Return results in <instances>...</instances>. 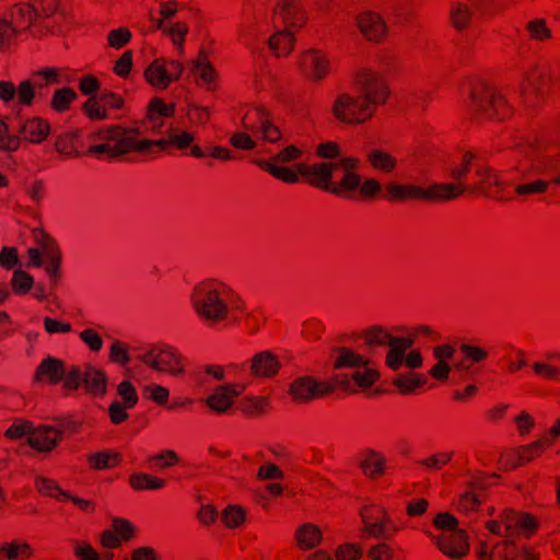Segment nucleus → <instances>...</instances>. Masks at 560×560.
I'll list each match as a JSON object with an SVG mask.
<instances>
[{"label": "nucleus", "instance_id": "nucleus-48", "mask_svg": "<svg viewBox=\"0 0 560 560\" xmlns=\"http://www.w3.org/2000/svg\"><path fill=\"white\" fill-rule=\"evenodd\" d=\"M129 485L137 491L160 490L165 487L166 481L150 474L137 472L129 477Z\"/></svg>", "mask_w": 560, "mask_h": 560}, {"label": "nucleus", "instance_id": "nucleus-30", "mask_svg": "<svg viewBox=\"0 0 560 560\" xmlns=\"http://www.w3.org/2000/svg\"><path fill=\"white\" fill-rule=\"evenodd\" d=\"M474 1L471 0H453L448 8V21L456 31L466 30L472 19Z\"/></svg>", "mask_w": 560, "mask_h": 560}, {"label": "nucleus", "instance_id": "nucleus-13", "mask_svg": "<svg viewBox=\"0 0 560 560\" xmlns=\"http://www.w3.org/2000/svg\"><path fill=\"white\" fill-rule=\"evenodd\" d=\"M487 529L492 534L509 538L530 537L538 529V521L529 513L509 510L500 516V520L487 522Z\"/></svg>", "mask_w": 560, "mask_h": 560}, {"label": "nucleus", "instance_id": "nucleus-3", "mask_svg": "<svg viewBox=\"0 0 560 560\" xmlns=\"http://www.w3.org/2000/svg\"><path fill=\"white\" fill-rule=\"evenodd\" d=\"M468 88L467 106L469 110L485 119L505 120L513 115V106L495 86L478 77L465 80L463 89Z\"/></svg>", "mask_w": 560, "mask_h": 560}, {"label": "nucleus", "instance_id": "nucleus-18", "mask_svg": "<svg viewBox=\"0 0 560 560\" xmlns=\"http://www.w3.org/2000/svg\"><path fill=\"white\" fill-rule=\"evenodd\" d=\"M247 382H226L213 388L206 398L207 407L217 415L226 413L247 389Z\"/></svg>", "mask_w": 560, "mask_h": 560}, {"label": "nucleus", "instance_id": "nucleus-51", "mask_svg": "<svg viewBox=\"0 0 560 560\" xmlns=\"http://www.w3.org/2000/svg\"><path fill=\"white\" fill-rule=\"evenodd\" d=\"M550 445L551 440L548 436H542L532 444L520 447L516 451L520 464L528 463L539 457Z\"/></svg>", "mask_w": 560, "mask_h": 560}, {"label": "nucleus", "instance_id": "nucleus-9", "mask_svg": "<svg viewBox=\"0 0 560 560\" xmlns=\"http://www.w3.org/2000/svg\"><path fill=\"white\" fill-rule=\"evenodd\" d=\"M32 237L35 245L26 252L28 258L26 267H44L47 275L56 279L61 262V253L56 241L43 229H34Z\"/></svg>", "mask_w": 560, "mask_h": 560}, {"label": "nucleus", "instance_id": "nucleus-32", "mask_svg": "<svg viewBox=\"0 0 560 560\" xmlns=\"http://www.w3.org/2000/svg\"><path fill=\"white\" fill-rule=\"evenodd\" d=\"M65 374L63 361L48 357L44 359L35 372V380L50 385L58 384Z\"/></svg>", "mask_w": 560, "mask_h": 560}, {"label": "nucleus", "instance_id": "nucleus-57", "mask_svg": "<svg viewBox=\"0 0 560 560\" xmlns=\"http://www.w3.org/2000/svg\"><path fill=\"white\" fill-rule=\"evenodd\" d=\"M80 341L93 353H98L104 346L103 338L94 327H88L79 332Z\"/></svg>", "mask_w": 560, "mask_h": 560}, {"label": "nucleus", "instance_id": "nucleus-29", "mask_svg": "<svg viewBox=\"0 0 560 560\" xmlns=\"http://www.w3.org/2000/svg\"><path fill=\"white\" fill-rule=\"evenodd\" d=\"M203 371L217 381L235 380L234 382H241L240 380L248 372V365L246 362H231L224 365L208 364Z\"/></svg>", "mask_w": 560, "mask_h": 560}, {"label": "nucleus", "instance_id": "nucleus-35", "mask_svg": "<svg viewBox=\"0 0 560 560\" xmlns=\"http://www.w3.org/2000/svg\"><path fill=\"white\" fill-rule=\"evenodd\" d=\"M424 190L428 201H448L459 197L465 187L460 183H441L424 187Z\"/></svg>", "mask_w": 560, "mask_h": 560}, {"label": "nucleus", "instance_id": "nucleus-49", "mask_svg": "<svg viewBox=\"0 0 560 560\" xmlns=\"http://www.w3.org/2000/svg\"><path fill=\"white\" fill-rule=\"evenodd\" d=\"M463 355L459 368L468 371L472 364L483 362L489 357V352L477 346L463 343L459 348Z\"/></svg>", "mask_w": 560, "mask_h": 560}, {"label": "nucleus", "instance_id": "nucleus-16", "mask_svg": "<svg viewBox=\"0 0 560 560\" xmlns=\"http://www.w3.org/2000/svg\"><path fill=\"white\" fill-rule=\"evenodd\" d=\"M184 67L178 60L159 57L144 70V79L148 84L156 90L164 91L172 83L178 81L183 74Z\"/></svg>", "mask_w": 560, "mask_h": 560}, {"label": "nucleus", "instance_id": "nucleus-44", "mask_svg": "<svg viewBox=\"0 0 560 560\" xmlns=\"http://www.w3.org/2000/svg\"><path fill=\"white\" fill-rule=\"evenodd\" d=\"M304 150L296 145H287L282 150H280L271 160H258L256 164L264 171L268 173V170L264 166V164H273L278 167H288L285 164L296 162L302 159L304 155Z\"/></svg>", "mask_w": 560, "mask_h": 560}, {"label": "nucleus", "instance_id": "nucleus-38", "mask_svg": "<svg viewBox=\"0 0 560 560\" xmlns=\"http://www.w3.org/2000/svg\"><path fill=\"white\" fill-rule=\"evenodd\" d=\"M411 346V338L395 337L389 340L388 351L385 358L386 366L394 371L399 370L404 364L406 351L410 349Z\"/></svg>", "mask_w": 560, "mask_h": 560}, {"label": "nucleus", "instance_id": "nucleus-25", "mask_svg": "<svg viewBox=\"0 0 560 560\" xmlns=\"http://www.w3.org/2000/svg\"><path fill=\"white\" fill-rule=\"evenodd\" d=\"M62 431L51 425H38L32 428L28 436V445L40 453L51 452L61 441Z\"/></svg>", "mask_w": 560, "mask_h": 560}, {"label": "nucleus", "instance_id": "nucleus-15", "mask_svg": "<svg viewBox=\"0 0 560 560\" xmlns=\"http://www.w3.org/2000/svg\"><path fill=\"white\" fill-rule=\"evenodd\" d=\"M332 381L317 380L310 375L295 377L289 385L288 395L294 404L304 405L331 394Z\"/></svg>", "mask_w": 560, "mask_h": 560}, {"label": "nucleus", "instance_id": "nucleus-53", "mask_svg": "<svg viewBox=\"0 0 560 560\" xmlns=\"http://www.w3.org/2000/svg\"><path fill=\"white\" fill-rule=\"evenodd\" d=\"M246 510L237 504L228 505L221 513V522L231 529L242 527L246 522Z\"/></svg>", "mask_w": 560, "mask_h": 560}, {"label": "nucleus", "instance_id": "nucleus-39", "mask_svg": "<svg viewBox=\"0 0 560 560\" xmlns=\"http://www.w3.org/2000/svg\"><path fill=\"white\" fill-rule=\"evenodd\" d=\"M386 463L387 458L383 453L368 450L363 453L361 468L365 476L377 479L385 474Z\"/></svg>", "mask_w": 560, "mask_h": 560}, {"label": "nucleus", "instance_id": "nucleus-59", "mask_svg": "<svg viewBox=\"0 0 560 560\" xmlns=\"http://www.w3.org/2000/svg\"><path fill=\"white\" fill-rule=\"evenodd\" d=\"M477 177L475 186L477 189L487 192L493 185L498 184V175L489 166H479L475 171Z\"/></svg>", "mask_w": 560, "mask_h": 560}, {"label": "nucleus", "instance_id": "nucleus-63", "mask_svg": "<svg viewBox=\"0 0 560 560\" xmlns=\"http://www.w3.org/2000/svg\"><path fill=\"white\" fill-rule=\"evenodd\" d=\"M117 395L121 404L129 408H135L139 401L138 392L130 381H122L117 385Z\"/></svg>", "mask_w": 560, "mask_h": 560}, {"label": "nucleus", "instance_id": "nucleus-40", "mask_svg": "<svg viewBox=\"0 0 560 560\" xmlns=\"http://www.w3.org/2000/svg\"><path fill=\"white\" fill-rule=\"evenodd\" d=\"M83 384L88 393L104 396L107 389V376L104 370L88 365L83 373Z\"/></svg>", "mask_w": 560, "mask_h": 560}, {"label": "nucleus", "instance_id": "nucleus-26", "mask_svg": "<svg viewBox=\"0 0 560 560\" xmlns=\"http://www.w3.org/2000/svg\"><path fill=\"white\" fill-rule=\"evenodd\" d=\"M31 77L39 89L73 81V72L68 68L44 67L33 71Z\"/></svg>", "mask_w": 560, "mask_h": 560}, {"label": "nucleus", "instance_id": "nucleus-6", "mask_svg": "<svg viewBox=\"0 0 560 560\" xmlns=\"http://www.w3.org/2000/svg\"><path fill=\"white\" fill-rule=\"evenodd\" d=\"M335 164V170L339 167L343 175L338 180L339 189L342 192V199L348 200H373L382 191V184L374 177L363 178L358 170L361 166V160L357 156H343Z\"/></svg>", "mask_w": 560, "mask_h": 560}, {"label": "nucleus", "instance_id": "nucleus-2", "mask_svg": "<svg viewBox=\"0 0 560 560\" xmlns=\"http://www.w3.org/2000/svg\"><path fill=\"white\" fill-rule=\"evenodd\" d=\"M268 173L285 184H298L301 179L311 186L342 198L339 182L332 180L335 164L332 162H320L307 164L296 162L291 167H278L273 164H264Z\"/></svg>", "mask_w": 560, "mask_h": 560}, {"label": "nucleus", "instance_id": "nucleus-1", "mask_svg": "<svg viewBox=\"0 0 560 560\" xmlns=\"http://www.w3.org/2000/svg\"><path fill=\"white\" fill-rule=\"evenodd\" d=\"M188 304L196 319L207 327L235 325L254 317L242 295L218 278H205L194 283Z\"/></svg>", "mask_w": 560, "mask_h": 560}, {"label": "nucleus", "instance_id": "nucleus-24", "mask_svg": "<svg viewBox=\"0 0 560 560\" xmlns=\"http://www.w3.org/2000/svg\"><path fill=\"white\" fill-rule=\"evenodd\" d=\"M194 140L195 136L191 132L183 129H173L170 131L167 139H145L147 155H154L156 153L163 152L171 145L178 150H185L191 147Z\"/></svg>", "mask_w": 560, "mask_h": 560}, {"label": "nucleus", "instance_id": "nucleus-60", "mask_svg": "<svg viewBox=\"0 0 560 560\" xmlns=\"http://www.w3.org/2000/svg\"><path fill=\"white\" fill-rule=\"evenodd\" d=\"M34 284L33 277L24 270L18 269L11 278V287L16 295H24L30 292Z\"/></svg>", "mask_w": 560, "mask_h": 560}, {"label": "nucleus", "instance_id": "nucleus-55", "mask_svg": "<svg viewBox=\"0 0 560 560\" xmlns=\"http://www.w3.org/2000/svg\"><path fill=\"white\" fill-rule=\"evenodd\" d=\"M212 115V109L197 103H189L187 105L186 117L189 124L194 127L206 126Z\"/></svg>", "mask_w": 560, "mask_h": 560}, {"label": "nucleus", "instance_id": "nucleus-46", "mask_svg": "<svg viewBox=\"0 0 560 560\" xmlns=\"http://www.w3.org/2000/svg\"><path fill=\"white\" fill-rule=\"evenodd\" d=\"M121 460V455L114 451L96 452L88 456L89 465L96 470L117 467L120 465Z\"/></svg>", "mask_w": 560, "mask_h": 560}, {"label": "nucleus", "instance_id": "nucleus-21", "mask_svg": "<svg viewBox=\"0 0 560 560\" xmlns=\"http://www.w3.org/2000/svg\"><path fill=\"white\" fill-rule=\"evenodd\" d=\"M361 36L371 44H382L388 36V26L383 15L373 10H363L355 18Z\"/></svg>", "mask_w": 560, "mask_h": 560}, {"label": "nucleus", "instance_id": "nucleus-23", "mask_svg": "<svg viewBox=\"0 0 560 560\" xmlns=\"http://www.w3.org/2000/svg\"><path fill=\"white\" fill-rule=\"evenodd\" d=\"M436 545L441 552L452 559H460L469 552L468 537L462 529L442 533L436 538Z\"/></svg>", "mask_w": 560, "mask_h": 560}, {"label": "nucleus", "instance_id": "nucleus-62", "mask_svg": "<svg viewBox=\"0 0 560 560\" xmlns=\"http://www.w3.org/2000/svg\"><path fill=\"white\" fill-rule=\"evenodd\" d=\"M455 455V452L453 450H446L436 452L425 458L422 459L421 464L429 469H435L441 470L446 465H448L453 457Z\"/></svg>", "mask_w": 560, "mask_h": 560}, {"label": "nucleus", "instance_id": "nucleus-36", "mask_svg": "<svg viewBox=\"0 0 560 560\" xmlns=\"http://www.w3.org/2000/svg\"><path fill=\"white\" fill-rule=\"evenodd\" d=\"M33 555V547L21 538L4 541L0 545V560H27Z\"/></svg>", "mask_w": 560, "mask_h": 560}, {"label": "nucleus", "instance_id": "nucleus-19", "mask_svg": "<svg viewBox=\"0 0 560 560\" xmlns=\"http://www.w3.org/2000/svg\"><path fill=\"white\" fill-rule=\"evenodd\" d=\"M273 19L280 21L283 28L300 32L308 22V11L303 0H280L273 9Z\"/></svg>", "mask_w": 560, "mask_h": 560}, {"label": "nucleus", "instance_id": "nucleus-47", "mask_svg": "<svg viewBox=\"0 0 560 560\" xmlns=\"http://www.w3.org/2000/svg\"><path fill=\"white\" fill-rule=\"evenodd\" d=\"M36 490L46 497L56 499L59 502H67L70 493L63 491L55 479L39 476L35 479Z\"/></svg>", "mask_w": 560, "mask_h": 560}, {"label": "nucleus", "instance_id": "nucleus-31", "mask_svg": "<svg viewBox=\"0 0 560 560\" xmlns=\"http://www.w3.org/2000/svg\"><path fill=\"white\" fill-rule=\"evenodd\" d=\"M292 31L282 28L275 32L267 42L268 48L277 58H287L295 47L296 38Z\"/></svg>", "mask_w": 560, "mask_h": 560}, {"label": "nucleus", "instance_id": "nucleus-58", "mask_svg": "<svg viewBox=\"0 0 560 560\" xmlns=\"http://www.w3.org/2000/svg\"><path fill=\"white\" fill-rule=\"evenodd\" d=\"M179 462L178 455L172 451L166 450L156 455L148 458V465L153 469H165L177 465Z\"/></svg>", "mask_w": 560, "mask_h": 560}, {"label": "nucleus", "instance_id": "nucleus-20", "mask_svg": "<svg viewBox=\"0 0 560 560\" xmlns=\"http://www.w3.org/2000/svg\"><path fill=\"white\" fill-rule=\"evenodd\" d=\"M380 380L378 371L370 363V360L351 374H338L331 381L336 387H341L350 393H360L371 388Z\"/></svg>", "mask_w": 560, "mask_h": 560}, {"label": "nucleus", "instance_id": "nucleus-27", "mask_svg": "<svg viewBox=\"0 0 560 560\" xmlns=\"http://www.w3.org/2000/svg\"><path fill=\"white\" fill-rule=\"evenodd\" d=\"M280 366L277 355L270 351H261L252 358L249 372L253 376L269 378L279 372Z\"/></svg>", "mask_w": 560, "mask_h": 560}, {"label": "nucleus", "instance_id": "nucleus-34", "mask_svg": "<svg viewBox=\"0 0 560 560\" xmlns=\"http://www.w3.org/2000/svg\"><path fill=\"white\" fill-rule=\"evenodd\" d=\"M21 136L31 143L43 142L50 132L49 122L40 117L26 119L21 127Z\"/></svg>", "mask_w": 560, "mask_h": 560}, {"label": "nucleus", "instance_id": "nucleus-4", "mask_svg": "<svg viewBox=\"0 0 560 560\" xmlns=\"http://www.w3.org/2000/svg\"><path fill=\"white\" fill-rule=\"evenodd\" d=\"M242 127L244 130L233 133L230 138V143L236 149L253 150L257 145V139L277 142L282 137L270 113L264 107L247 109L242 119Z\"/></svg>", "mask_w": 560, "mask_h": 560}, {"label": "nucleus", "instance_id": "nucleus-12", "mask_svg": "<svg viewBox=\"0 0 560 560\" xmlns=\"http://www.w3.org/2000/svg\"><path fill=\"white\" fill-rule=\"evenodd\" d=\"M352 82L358 94L375 110L377 106L386 104L389 98L390 91L385 77L372 68L358 69L353 74Z\"/></svg>", "mask_w": 560, "mask_h": 560}, {"label": "nucleus", "instance_id": "nucleus-45", "mask_svg": "<svg viewBox=\"0 0 560 560\" xmlns=\"http://www.w3.org/2000/svg\"><path fill=\"white\" fill-rule=\"evenodd\" d=\"M298 545L302 549L316 547L322 540V532L314 524H303L295 532Z\"/></svg>", "mask_w": 560, "mask_h": 560}, {"label": "nucleus", "instance_id": "nucleus-54", "mask_svg": "<svg viewBox=\"0 0 560 560\" xmlns=\"http://www.w3.org/2000/svg\"><path fill=\"white\" fill-rule=\"evenodd\" d=\"M78 95L71 88H61L52 93L50 107L57 113H65L70 109L71 104L77 100Z\"/></svg>", "mask_w": 560, "mask_h": 560}, {"label": "nucleus", "instance_id": "nucleus-14", "mask_svg": "<svg viewBox=\"0 0 560 560\" xmlns=\"http://www.w3.org/2000/svg\"><path fill=\"white\" fill-rule=\"evenodd\" d=\"M1 16L7 19V23L16 36L25 32L36 38L48 35L43 22L37 18L36 9L28 3H16L3 12Z\"/></svg>", "mask_w": 560, "mask_h": 560}, {"label": "nucleus", "instance_id": "nucleus-56", "mask_svg": "<svg viewBox=\"0 0 560 560\" xmlns=\"http://www.w3.org/2000/svg\"><path fill=\"white\" fill-rule=\"evenodd\" d=\"M517 553L516 546L510 541L497 544L489 555L480 552V560H514Z\"/></svg>", "mask_w": 560, "mask_h": 560}, {"label": "nucleus", "instance_id": "nucleus-33", "mask_svg": "<svg viewBox=\"0 0 560 560\" xmlns=\"http://www.w3.org/2000/svg\"><path fill=\"white\" fill-rule=\"evenodd\" d=\"M365 161L373 171L382 174H392L398 166L397 158L383 149L369 150Z\"/></svg>", "mask_w": 560, "mask_h": 560}, {"label": "nucleus", "instance_id": "nucleus-41", "mask_svg": "<svg viewBox=\"0 0 560 560\" xmlns=\"http://www.w3.org/2000/svg\"><path fill=\"white\" fill-rule=\"evenodd\" d=\"M428 378L424 374L408 372L397 375L393 380V385L401 395H415L427 384Z\"/></svg>", "mask_w": 560, "mask_h": 560}, {"label": "nucleus", "instance_id": "nucleus-10", "mask_svg": "<svg viewBox=\"0 0 560 560\" xmlns=\"http://www.w3.org/2000/svg\"><path fill=\"white\" fill-rule=\"evenodd\" d=\"M375 109L359 94L345 91L338 93L331 104L334 118L348 126H360L375 116Z\"/></svg>", "mask_w": 560, "mask_h": 560}, {"label": "nucleus", "instance_id": "nucleus-43", "mask_svg": "<svg viewBox=\"0 0 560 560\" xmlns=\"http://www.w3.org/2000/svg\"><path fill=\"white\" fill-rule=\"evenodd\" d=\"M156 27L172 40L179 55L184 54V44L188 34V25L185 22L166 23L163 20L156 22Z\"/></svg>", "mask_w": 560, "mask_h": 560}, {"label": "nucleus", "instance_id": "nucleus-52", "mask_svg": "<svg viewBox=\"0 0 560 560\" xmlns=\"http://www.w3.org/2000/svg\"><path fill=\"white\" fill-rule=\"evenodd\" d=\"M482 502V491L476 488L467 489L459 494L456 501V509L465 514L472 513L478 510Z\"/></svg>", "mask_w": 560, "mask_h": 560}, {"label": "nucleus", "instance_id": "nucleus-22", "mask_svg": "<svg viewBox=\"0 0 560 560\" xmlns=\"http://www.w3.org/2000/svg\"><path fill=\"white\" fill-rule=\"evenodd\" d=\"M191 74L195 83L207 91L213 92L220 88V73L205 51H200L194 60Z\"/></svg>", "mask_w": 560, "mask_h": 560}, {"label": "nucleus", "instance_id": "nucleus-5", "mask_svg": "<svg viewBox=\"0 0 560 560\" xmlns=\"http://www.w3.org/2000/svg\"><path fill=\"white\" fill-rule=\"evenodd\" d=\"M94 139L97 142L89 152L100 159H116L130 152L147 155L145 139H140L133 130L113 126L97 131Z\"/></svg>", "mask_w": 560, "mask_h": 560}, {"label": "nucleus", "instance_id": "nucleus-42", "mask_svg": "<svg viewBox=\"0 0 560 560\" xmlns=\"http://www.w3.org/2000/svg\"><path fill=\"white\" fill-rule=\"evenodd\" d=\"M174 112V104H167L160 97L153 98L148 106L147 127L152 129L161 128L163 126L161 119L173 116Z\"/></svg>", "mask_w": 560, "mask_h": 560}, {"label": "nucleus", "instance_id": "nucleus-17", "mask_svg": "<svg viewBox=\"0 0 560 560\" xmlns=\"http://www.w3.org/2000/svg\"><path fill=\"white\" fill-rule=\"evenodd\" d=\"M37 18L44 24L48 35L63 33L71 24L69 12L60 5L59 0H36Z\"/></svg>", "mask_w": 560, "mask_h": 560}, {"label": "nucleus", "instance_id": "nucleus-7", "mask_svg": "<svg viewBox=\"0 0 560 560\" xmlns=\"http://www.w3.org/2000/svg\"><path fill=\"white\" fill-rule=\"evenodd\" d=\"M141 362L152 371L173 378H183L187 374V359L174 346L156 343L143 352Z\"/></svg>", "mask_w": 560, "mask_h": 560}, {"label": "nucleus", "instance_id": "nucleus-11", "mask_svg": "<svg viewBox=\"0 0 560 560\" xmlns=\"http://www.w3.org/2000/svg\"><path fill=\"white\" fill-rule=\"evenodd\" d=\"M364 538L390 539L400 530L388 511L381 504L368 502L359 511Z\"/></svg>", "mask_w": 560, "mask_h": 560}, {"label": "nucleus", "instance_id": "nucleus-28", "mask_svg": "<svg viewBox=\"0 0 560 560\" xmlns=\"http://www.w3.org/2000/svg\"><path fill=\"white\" fill-rule=\"evenodd\" d=\"M386 199L395 202L425 200L424 187L390 182L386 185Z\"/></svg>", "mask_w": 560, "mask_h": 560}, {"label": "nucleus", "instance_id": "nucleus-37", "mask_svg": "<svg viewBox=\"0 0 560 560\" xmlns=\"http://www.w3.org/2000/svg\"><path fill=\"white\" fill-rule=\"evenodd\" d=\"M369 358L346 347L337 348L332 353V366L336 370H355L368 362Z\"/></svg>", "mask_w": 560, "mask_h": 560}, {"label": "nucleus", "instance_id": "nucleus-64", "mask_svg": "<svg viewBox=\"0 0 560 560\" xmlns=\"http://www.w3.org/2000/svg\"><path fill=\"white\" fill-rule=\"evenodd\" d=\"M527 32L529 37L534 40L545 42L552 37L551 31L548 28L547 23L542 19H535L528 22Z\"/></svg>", "mask_w": 560, "mask_h": 560}, {"label": "nucleus", "instance_id": "nucleus-61", "mask_svg": "<svg viewBox=\"0 0 560 560\" xmlns=\"http://www.w3.org/2000/svg\"><path fill=\"white\" fill-rule=\"evenodd\" d=\"M35 88H37V85L32 78L20 82V84L16 86L15 95L18 103L21 106L30 107L33 105L35 98Z\"/></svg>", "mask_w": 560, "mask_h": 560}, {"label": "nucleus", "instance_id": "nucleus-50", "mask_svg": "<svg viewBox=\"0 0 560 560\" xmlns=\"http://www.w3.org/2000/svg\"><path fill=\"white\" fill-rule=\"evenodd\" d=\"M270 407L268 396L249 395L244 396L240 401V409L247 416H259L265 413Z\"/></svg>", "mask_w": 560, "mask_h": 560}, {"label": "nucleus", "instance_id": "nucleus-8", "mask_svg": "<svg viewBox=\"0 0 560 560\" xmlns=\"http://www.w3.org/2000/svg\"><path fill=\"white\" fill-rule=\"evenodd\" d=\"M295 69L306 82L318 84L334 74L335 59L326 49L308 47L298 54Z\"/></svg>", "mask_w": 560, "mask_h": 560}]
</instances>
